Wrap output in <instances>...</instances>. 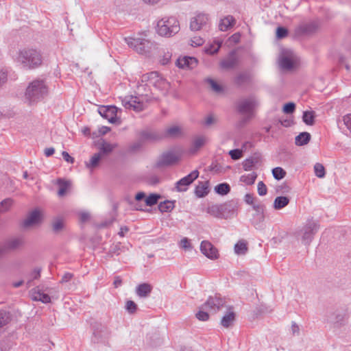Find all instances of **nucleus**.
Returning a JSON list of instances; mask_svg holds the SVG:
<instances>
[{"label": "nucleus", "mask_w": 351, "mask_h": 351, "mask_svg": "<svg viewBox=\"0 0 351 351\" xmlns=\"http://www.w3.org/2000/svg\"><path fill=\"white\" fill-rule=\"evenodd\" d=\"M253 209L256 211L255 214H265V206L259 202L252 206Z\"/></svg>", "instance_id": "nucleus-62"}, {"label": "nucleus", "mask_w": 351, "mask_h": 351, "mask_svg": "<svg viewBox=\"0 0 351 351\" xmlns=\"http://www.w3.org/2000/svg\"><path fill=\"white\" fill-rule=\"evenodd\" d=\"M343 121L344 125L350 132V136H351V114H346L343 117Z\"/></svg>", "instance_id": "nucleus-63"}, {"label": "nucleus", "mask_w": 351, "mask_h": 351, "mask_svg": "<svg viewBox=\"0 0 351 351\" xmlns=\"http://www.w3.org/2000/svg\"><path fill=\"white\" fill-rule=\"evenodd\" d=\"M206 82L210 86L211 89L217 93H221L223 92V87L222 85L218 84L215 80L211 78H207Z\"/></svg>", "instance_id": "nucleus-45"}, {"label": "nucleus", "mask_w": 351, "mask_h": 351, "mask_svg": "<svg viewBox=\"0 0 351 351\" xmlns=\"http://www.w3.org/2000/svg\"><path fill=\"white\" fill-rule=\"evenodd\" d=\"M258 105V102L253 97L244 99L237 104V110L241 114H251L254 109Z\"/></svg>", "instance_id": "nucleus-10"}, {"label": "nucleus", "mask_w": 351, "mask_h": 351, "mask_svg": "<svg viewBox=\"0 0 351 351\" xmlns=\"http://www.w3.org/2000/svg\"><path fill=\"white\" fill-rule=\"evenodd\" d=\"M253 225L256 229L262 230L264 228V221L265 219V214H254L253 215Z\"/></svg>", "instance_id": "nucleus-41"}, {"label": "nucleus", "mask_w": 351, "mask_h": 351, "mask_svg": "<svg viewBox=\"0 0 351 351\" xmlns=\"http://www.w3.org/2000/svg\"><path fill=\"white\" fill-rule=\"evenodd\" d=\"M12 320V315L9 311H0V328L7 325Z\"/></svg>", "instance_id": "nucleus-42"}, {"label": "nucleus", "mask_w": 351, "mask_h": 351, "mask_svg": "<svg viewBox=\"0 0 351 351\" xmlns=\"http://www.w3.org/2000/svg\"><path fill=\"white\" fill-rule=\"evenodd\" d=\"M91 341L94 343L104 342V331L101 325H99L93 330Z\"/></svg>", "instance_id": "nucleus-32"}, {"label": "nucleus", "mask_w": 351, "mask_h": 351, "mask_svg": "<svg viewBox=\"0 0 351 351\" xmlns=\"http://www.w3.org/2000/svg\"><path fill=\"white\" fill-rule=\"evenodd\" d=\"M199 171L195 169L189 174L179 180L175 184V189L178 192H185L188 187L199 177Z\"/></svg>", "instance_id": "nucleus-7"}, {"label": "nucleus", "mask_w": 351, "mask_h": 351, "mask_svg": "<svg viewBox=\"0 0 351 351\" xmlns=\"http://www.w3.org/2000/svg\"><path fill=\"white\" fill-rule=\"evenodd\" d=\"M221 47V45L219 44L217 47H215L214 45H210L208 47L204 48V51L206 53L209 55H214L218 53L219 49Z\"/></svg>", "instance_id": "nucleus-58"}, {"label": "nucleus", "mask_w": 351, "mask_h": 351, "mask_svg": "<svg viewBox=\"0 0 351 351\" xmlns=\"http://www.w3.org/2000/svg\"><path fill=\"white\" fill-rule=\"evenodd\" d=\"M121 111L114 106H101L98 108L99 114L104 119H108L110 123H116L118 121L117 112Z\"/></svg>", "instance_id": "nucleus-9"}, {"label": "nucleus", "mask_w": 351, "mask_h": 351, "mask_svg": "<svg viewBox=\"0 0 351 351\" xmlns=\"http://www.w3.org/2000/svg\"><path fill=\"white\" fill-rule=\"evenodd\" d=\"M202 308H200V310L195 314L196 318L202 322H206L209 319L210 315L209 314L202 310Z\"/></svg>", "instance_id": "nucleus-59"}, {"label": "nucleus", "mask_w": 351, "mask_h": 351, "mask_svg": "<svg viewBox=\"0 0 351 351\" xmlns=\"http://www.w3.org/2000/svg\"><path fill=\"white\" fill-rule=\"evenodd\" d=\"M224 304V300L219 295L216 294L215 296H209L206 302H204L199 308L219 311L223 306Z\"/></svg>", "instance_id": "nucleus-13"}, {"label": "nucleus", "mask_w": 351, "mask_h": 351, "mask_svg": "<svg viewBox=\"0 0 351 351\" xmlns=\"http://www.w3.org/2000/svg\"><path fill=\"white\" fill-rule=\"evenodd\" d=\"M102 156L98 152L95 154L90 158L89 162H86L85 165L87 169H94L99 167Z\"/></svg>", "instance_id": "nucleus-33"}, {"label": "nucleus", "mask_w": 351, "mask_h": 351, "mask_svg": "<svg viewBox=\"0 0 351 351\" xmlns=\"http://www.w3.org/2000/svg\"><path fill=\"white\" fill-rule=\"evenodd\" d=\"M122 104L126 108H132L137 112L142 111L144 109L143 102L138 100L136 97L130 96V100L125 97L122 100Z\"/></svg>", "instance_id": "nucleus-20"}, {"label": "nucleus", "mask_w": 351, "mask_h": 351, "mask_svg": "<svg viewBox=\"0 0 351 351\" xmlns=\"http://www.w3.org/2000/svg\"><path fill=\"white\" fill-rule=\"evenodd\" d=\"M125 40L131 48L141 54L149 53L153 49H156V44L149 40L141 38H125Z\"/></svg>", "instance_id": "nucleus-5"}, {"label": "nucleus", "mask_w": 351, "mask_h": 351, "mask_svg": "<svg viewBox=\"0 0 351 351\" xmlns=\"http://www.w3.org/2000/svg\"><path fill=\"white\" fill-rule=\"evenodd\" d=\"M257 191L258 195L261 196H263L267 194V188L263 181H260L258 183Z\"/></svg>", "instance_id": "nucleus-60"}, {"label": "nucleus", "mask_w": 351, "mask_h": 351, "mask_svg": "<svg viewBox=\"0 0 351 351\" xmlns=\"http://www.w3.org/2000/svg\"><path fill=\"white\" fill-rule=\"evenodd\" d=\"M257 178V173L252 172L247 175H243L241 177L240 181L245 183L247 185H252L254 184Z\"/></svg>", "instance_id": "nucleus-44"}, {"label": "nucleus", "mask_w": 351, "mask_h": 351, "mask_svg": "<svg viewBox=\"0 0 351 351\" xmlns=\"http://www.w3.org/2000/svg\"><path fill=\"white\" fill-rule=\"evenodd\" d=\"M42 220L40 211L36 208L31 211L27 218L23 221V227L25 228H29L34 225L38 224Z\"/></svg>", "instance_id": "nucleus-14"}, {"label": "nucleus", "mask_w": 351, "mask_h": 351, "mask_svg": "<svg viewBox=\"0 0 351 351\" xmlns=\"http://www.w3.org/2000/svg\"><path fill=\"white\" fill-rule=\"evenodd\" d=\"M243 168L245 171H248L252 170L256 167V165L253 163L250 158H246L242 162Z\"/></svg>", "instance_id": "nucleus-54"}, {"label": "nucleus", "mask_w": 351, "mask_h": 351, "mask_svg": "<svg viewBox=\"0 0 351 351\" xmlns=\"http://www.w3.org/2000/svg\"><path fill=\"white\" fill-rule=\"evenodd\" d=\"M232 309V308H229L228 311L221 318V324L224 328H229L235 321L236 314Z\"/></svg>", "instance_id": "nucleus-26"}, {"label": "nucleus", "mask_w": 351, "mask_h": 351, "mask_svg": "<svg viewBox=\"0 0 351 351\" xmlns=\"http://www.w3.org/2000/svg\"><path fill=\"white\" fill-rule=\"evenodd\" d=\"M295 104L290 101L284 104L282 107V111L285 114H293L295 110Z\"/></svg>", "instance_id": "nucleus-50"}, {"label": "nucleus", "mask_w": 351, "mask_h": 351, "mask_svg": "<svg viewBox=\"0 0 351 351\" xmlns=\"http://www.w3.org/2000/svg\"><path fill=\"white\" fill-rule=\"evenodd\" d=\"M235 23V19L232 16L228 15L220 21L219 24V29L223 32L227 31L230 28L232 27Z\"/></svg>", "instance_id": "nucleus-27"}, {"label": "nucleus", "mask_w": 351, "mask_h": 351, "mask_svg": "<svg viewBox=\"0 0 351 351\" xmlns=\"http://www.w3.org/2000/svg\"><path fill=\"white\" fill-rule=\"evenodd\" d=\"M13 199L12 198H5L0 202V213H4L10 208L13 204Z\"/></svg>", "instance_id": "nucleus-48"}, {"label": "nucleus", "mask_w": 351, "mask_h": 351, "mask_svg": "<svg viewBox=\"0 0 351 351\" xmlns=\"http://www.w3.org/2000/svg\"><path fill=\"white\" fill-rule=\"evenodd\" d=\"M205 143V139L204 137L200 136L195 138L193 142V146L194 148V151H197L204 146Z\"/></svg>", "instance_id": "nucleus-56"}, {"label": "nucleus", "mask_w": 351, "mask_h": 351, "mask_svg": "<svg viewBox=\"0 0 351 351\" xmlns=\"http://www.w3.org/2000/svg\"><path fill=\"white\" fill-rule=\"evenodd\" d=\"M41 269L36 267L30 274L31 278L27 281V285L29 287L33 280L38 279L40 276Z\"/></svg>", "instance_id": "nucleus-53"}, {"label": "nucleus", "mask_w": 351, "mask_h": 351, "mask_svg": "<svg viewBox=\"0 0 351 351\" xmlns=\"http://www.w3.org/2000/svg\"><path fill=\"white\" fill-rule=\"evenodd\" d=\"M153 80H151L150 84L160 90H165L169 86V84L162 77L160 76V74L157 71H152Z\"/></svg>", "instance_id": "nucleus-22"}, {"label": "nucleus", "mask_w": 351, "mask_h": 351, "mask_svg": "<svg viewBox=\"0 0 351 351\" xmlns=\"http://www.w3.org/2000/svg\"><path fill=\"white\" fill-rule=\"evenodd\" d=\"M252 82V75L250 71H241L238 73L233 78V83L237 88H244L250 85Z\"/></svg>", "instance_id": "nucleus-12"}, {"label": "nucleus", "mask_w": 351, "mask_h": 351, "mask_svg": "<svg viewBox=\"0 0 351 351\" xmlns=\"http://www.w3.org/2000/svg\"><path fill=\"white\" fill-rule=\"evenodd\" d=\"M343 315L339 312H335L328 316V321L334 324L335 327H339L343 324Z\"/></svg>", "instance_id": "nucleus-36"}, {"label": "nucleus", "mask_w": 351, "mask_h": 351, "mask_svg": "<svg viewBox=\"0 0 351 351\" xmlns=\"http://www.w3.org/2000/svg\"><path fill=\"white\" fill-rule=\"evenodd\" d=\"M237 63L238 58L237 56V52L235 50H232L228 53V58L221 62L220 66L225 69H231L235 67Z\"/></svg>", "instance_id": "nucleus-21"}, {"label": "nucleus", "mask_w": 351, "mask_h": 351, "mask_svg": "<svg viewBox=\"0 0 351 351\" xmlns=\"http://www.w3.org/2000/svg\"><path fill=\"white\" fill-rule=\"evenodd\" d=\"M256 198L254 197L253 195L251 193H247L244 197V201L245 202L250 206H253L255 204Z\"/></svg>", "instance_id": "nucleus-64"}, {"label": "nucleus", "mask_w": 351, "mask_h": 351, "mask_svg": "<svg viewBox=\"0 0 351 351\" xmlns=\"http://www.w3.org/2000/svg\"><path fill=\"white\" fill-rule=\"evenodd\" d=\"M176 200H165L161 202L158 208L161 213L171 212L175 207Z\"/></svg>", "instance_id": "nucleus-34"}, {"label": "nucleus", "mask_w": 351, "mask_h": 351, "mask_svg": "<svg viewBox=\"0 0 351 351\" xmlns=\"http://www.w3.org/2000/svg\"><path fill=\"white\" fill-rule=\"evenodd\" d=\"M162 198L160 194L158 193H150L146 198L145 199V205L147 206H153L158 204V200Z\"/></svg>", "instance_id": "nucleus-40"}, {"label": "nucleus", "mask_w": 351, "mask_h": 351, "mask_svg": "<svg viewBox=\"0 0 351 351\" xmlns=\"http://www.w3.org/2000/svg\"><path fill=\"white\" fill-rule=\"evenodd\" d=\"M201 252L210 260H216L219 258V254L218 250L210 241H202L200 244Z\"/></svg>", "instance_id": "nucleus-11"}, {"label": "nucleus", "mask_w": 351, "mask_h": 351, "mask_svg": "<svg viewBox=\"0 0 351 351\" xmlns=\"http://www.w3.org/2000/svg\"><path fill=\"white\" fill-rule=\"evenodd\" d=\"M125 309L130 314H134L137 309V304L132 300H128L125 304Z\"/></svg>", "instance_id": "nucleus-52"}, {"label": "nucleus", "mask_w": 351, "mask_h": 351, "mask_svg": "<svg viewBox=\"0 0 351 351\" xmlns=\"http://www.w3.org/2000/svg\"><path fill=\"white\" fill-rule=\"evenodd\" d=\"M163 138V134L158 132L143 130L140 132V139L143 143L147 141L156 142Z\"/></svg>", "instance_id": "nucleus-17"}, {"label": "nucleus", "mask_w": 351, "mask_h": 351, "mask_svg": "<svg viewBox=\"0 0 351 351\" xmlns=\"http://www.w3.org/2000/svg\"><path fill=\"white\" fill-rule=\"evenodd\" d=\"M237 208V202L232 199L223 204H213L207 208L206 212L216 218L227 219L230 217Z\"/></svg>", "instance_id": "nucleus-3"}, {"label": "nucleus", "mask_w": 351, "mask_h": 351, "mask_svg": "<svg viewBox=\"0 0 351 351\" xmlns=\"http://www.w3.org/2000/svg\"><path fill=\"white\" fill-rule=\"evenodd\" d=\"M247 250V243L245 241H239L234 245V252L237 254H245Z\"/></svg>", "instance_id": "nucleus-43"}, {"label": "nucleus", "mask_w": 351, "mask_h": 351, "mask_svg": "<svg viewBox=\"0 0 351 351\" xmlns=\"http://www.w3.org/2000/svg\"><path fill=\"white\" fill-rule=\"evenodd\" d=\"M181 134L180 128L176 125L170 127L166 130V132L163 134L164 138L166 136L176 137Z\"/></svg>", "instance_id": "nucleus-46"}, {"label": "nucleus", "mask_w": 351, "mask_h": 351, "mask_svg": "<svg viewBox=\"0 0 351 351\" xmlns=\"http://www.w3.org/2000/svg\"><path fill=\"white\" fill-rule=\"evenodd\" d=\"M179 21L175 17L162 19L158 21L156 27V32L161 36L171 37L180 31Z\"/></svg>", "instance_id": "nucleus-4"}, {"label": "nucleus", "mask_w": 351, "mask_h": 351, "mask_svg": "<svg viewBox=\"0 0 351 351\" xmlns=\"http://www.w3.org/2000/svg\"><path fill=\"white\" fill-rule=\"evenodd\" d=\"M287 172L282 167H277L272 169V175L277 180H280L286 176Z\"/></svg>", "instance_id": "nucleus-47"}, {"label": "nucleus", "mask_w": 351, "mask_h": 351, "mask_svg": "<svg viewBox=\"0 0 351 351\" xmlns=\"http://www.w3.org/2000/svg\"><path fill=\"white\" fill-rule=\"evenodd\" d=\"M32 298L34 301H40L44 304H48L51 302V298L50 296L45 293L42 290H40L38 287L33 289L32 290Z\"/></svg>", "instance_id": "nucleus-24"}, {"label": "nucleus", "mask_w": 351, "mask_h": 351, "mask_svg": "<svg viewBox=\"0 0 351 351\" xmlns=\"http://www.w3.org/2000/svg\"><path fill=\"white\" fill-rule=\"evenodd\" d=\"M315 112L313 110H306L303 112L302 121L307 125H313L315 124Z\"/></svg>", "instance_id": "nucleus-39"}, {"label": "nucleus", "mask_w": 351, "mask_h": 351, "mask_svg": "<svg viewBox=\"0 0 351 351\" xmlns=\"http://www.w3.org/2000/svg\"><path fill=\"white\" fill-rule=\"evenodd\" d=\"M210 192L209 182H199L198 185L195 189V194L199 198L206 197Z\"/></svg>", "instance_id": "nucleus-25"}, {"label": "nucleus", "mask_w": 351, "mask_h": 351, "mask_svg": "<svg viewBox=\"0 0 351 351\" xmlns=\"http://www.w3.org/2000/svg\"><path fill=\"white\" fill-rule=\"evenodd\" d=\"M143 143L139 138L138 141L132 143L129 147V151L131 152H136L139 150L143 146Z\"/></svg>", "instance_id": "nucleus-61"}, {"label": "nucleus", "mask_w": 351, "mask_h": 351, "mask_svg": "<svg viewBox=\"0 0 351 351\" xmlns=\"http://www.w3.org/2000/svg\"><path fill=\"white\" fill-rule=\"evenodd\" d=\"M317 29V23L315 22H310L297 27L295 29V34L297 36H307L315 33Z\"/></svg>", "instance_id": "nucleus-15"}, {"label": "nucleus", "mask_w": 351, "mask_h": 351, "mask_svg": "<svg viewBox=\"0 0 351 351\" xmlns=\"http://www.w3.org/2000/svg\"><path fill=\"white\" fill-rule=\"evenodd\" d=\"M49 92L45 80L36 79L29 83L26 88L25 98L29 104L37 103L43 99Z\"/></svg>", "instance_id": "nucleus-1"}, {"label": "nucleus", "mask_w": 351, "mask_h": 351, "mask_svg": "<svg viewBox=\"0 0 351 351\" xmlns=\"http://www.w3.org/2000/svg\"><path fill=\"white\" fill-rule=\"evenodd\" d=\"M319 228V223L317 221L313 219L307 221L306 225L298 232V235L301 234V240L304 245L308 246L310 245Z\"/></svg>", "instance_id": "nucleus-6"}, {"label": "nucleus", "mask_w": 351, "mask_h": 351, "mask_svg": "<svg viewBox=\"0 0 351 351\" xmlns=\"http://www.w3.org/2000/svg\"><path fill=\"white\" fill-rule=\"evenodd\" d=\"M117 147V144H110L102 139V143L99 147V154L102 156L110 154Z\"/></svg>", "instance_id": "nucleus-31"}, {"label": "nucleus", "mask_w": 351, "mask_h": 351, "mask_svg": "<svg viewBox=\"0 0 351 351\" xmlns=\"http://www.w3.org/2000/svg\"><path fill=\"white\" fill-rule=\"evenodd\" d=\"M198 60L197 58L191 56H184L176 60V66L180 69H192L197 66Z\"/></svg>", "instance_id": "nucleus-18"}, {"label": "nucleus", "mask_w": 351, "mask_h": 351, "mask_svg": "<svg viewBox=\"0 0 351 351\" xmlns=\"http://www.w3.org/2000/svg\"><path fill=\"white\" fill-rule=\"evenodd\" d=\"M208 21V14L199 13L196 16L191 19L190 23V29L192 31H198L207 23Z\"/></svg>", "instance_id": "nucleus-16"}, {"label": "nucleus", "mask_w": 351, "mask_h": 351, "mask_svg": "<svg viewBox=\"0 0 351 351\" xmlns=\"http://www.w3.org/2000/svg\"><path fill=\"white\" fill-rule=\"evenodd\" d=\"M290 202V198L287 196H278L275 198L273 207L275 210H280L286 207Z\"/></svg>", "instance_id": "nucleus-30"}, {"label": "nucleus", "mask_w": 351, "mask_h": 351, "mask_svg": "<svg viewBox=\"0 0 351 351\" xmlns=\"http://www.w3.org/2000/svg\"><path fill=\"white\" fill-rule=\"evenodd\" d=\"M314 171L315 176L319 178H322L326 175V170L324 165L321 163L317 162L314 165Z\"/></svg>", "instance_id": "nucleus-49"}, {"label": "nucleus", "mask_w": 351, "mask_h": 351, "mask_svg": "<svg viewBox=\"0 0 351 351\" xmlns=\"http://www.w3.org/2000/svg\"><path fill=\"white\" fill-rule=\"evenodd\" d=\"M229 155L234 160H237L243 156V152L239 149H234L229 152Z\"/></svg>", "instance_id": "nucleus-55"}, {"label": "nucleus", "mask_w": 351, "mask_h": 351, "mask_svg": "<svg viewBox=\"0 0 351 351\" xmlns=\"http://www.w3.org/2000/svg\"><path fill=\"white\" fill-rule=\"evenodd\" d=\"M280 67L285 70H291L294 67L293 59L287 56H282L280 59Z\"/></svg>", "instance_id": "nucleus-38"}, {"label": "nucleus", "mask_w": 351, "mask_h": 351, "mask_svg": "<svg viewBox=\"0 0 351 351\" xmlns=\"http://www.w3.org/2000/svg\"><path fill=\"white\" fill-rule=\"evenodd\" d=\"M311 138V135L307 132H300L295 136V143L298 146H303L307 145Z\"/></svg>", "instance_id": "nucleus-29"}, {"label": "nucleus", "mask_w": 351, "mask_h": 351, "mask_svg": "<svg viewBox=\"0 0 351 351\" xmlns=\"http://www.w3.org/2000/svg\"><path fill=\"white\" fill-rule=\"evenodd\" d=\"M56 184L59 186L58 195L60 197H63L66 195L71 184L70 181L65 180L63 178H58L56 181Z\"/></svg>", "instance_id": "nucleus-28"}, {"label": "nucleus", "mask_w": 351, "mask_h": 351, "mask_svg": "<svg viewBox=\"0 0 351 351\" xmlns=\"http://www.w3.org/2000/svg\"><path fill=\"white\" fill-rule=\"evenodd\" d=\"M23 244L24 241L22 237H14L6 240L3 243V248L5 249V252L14 251L20 248Z\"/></svg>", "instance_id": "nucleus-19"}, {"label": "nucleus", "mask_w": 351, "mask_h": 351, "mask_svg": "<svg viewBox=\"0 0 351 351\" xmlns=\"http://www.w3.org/2000/svg\"><path fill=\"white\" fill-rule=\"evenodd\" d=\"M153 290V286L147 282L139 284L136 287V294L140 298H147L150 295Z\"/></svg>", "instance_id": "nucleus-23"}, {"label": "nucleus", "mask_w": 351, "mask_h": 351, "mask_svg": "<svg viewBox=\"0 0 351 351\" xmlns=\"http://www.w3.org/2000/svg\"><path fill=\"white\" fill-rule=\"evenodd\" d=\"M65 227L64 220L61 218H56L51 222V228L54 234H59Z\"/></svg>", "instance_id": "nucleus-37"}, {"label": "nucleus", "mask_w": 351, "mask_h": 351, "mask_svg": "<svg viewBox=\"0 0 351 351\" xmlns=\"http://www.w3.org/2000/svg\"><path fill=\"white\" fill-rule=\"evenodd\" d=\"M120 250H121V243H118L115 245H112L110 246L108 254L109 256L112 257L114 255H119Z\"/></svg>", "instance_id": "nucleus-57"}, {"label": "nucleus", "mask_w": 351, "mask_h": 351, "mask_svg": "<svg viewBox=\"0 0 351 351\" xmlns=\"http://www.w3.org/2000/svg\"><path fill=\"white\" fill-rule=\"evenodd\" d=\"M179 160V158L172 152H165L158 158L154 167L162 169L163 167L171 166Z\"/></svg>", "instance_id": "nucleus-8"}, {"label": "nucleus", "mask_w": 351, "mask_h": 351, "mask_svg": "<svg viewBox=\"0 0 351 351\" xmlns=\"http://www.w3.org/2000/svg\"><path fill=\"white\" fill-rule=\"evenodd\" d=\"M17 61L25 69H35L41 65L43 59L40 51L34 49L19 51Z\"/></svg>", "instance_id": "nucleus-2"}, {"label": "nucleus", "mask_w": 351, "mask_h": 351, "mask_svg": "<svg viewBox=\"0 0 351 351\" xmlns=\"http://www.w3.org/2000/svg\"><path fill=\"white\" fill-rule=\"evenodd\" d=\"M231 188L227 182L218 184L214 187V191L221 196L228 195L230 192Z\"/></svg>", "instance_id": "nucleus-35"}, {"label": "nucleus", "mask_w": 351, "mask_h": 351, "mask_svg": "<svg viewBox=\"0 0 351 351\" xmlns=\"http://www.w3.org/2000/svg\"><path fill=\"white\" fill-rule=\"evenodd\" d=\"M289 31L287 28L282 26H278L276 28V36L278 39H282L287 36Z\"/></svg>", "instance_id": "nucleus-51"}]
</instances>
